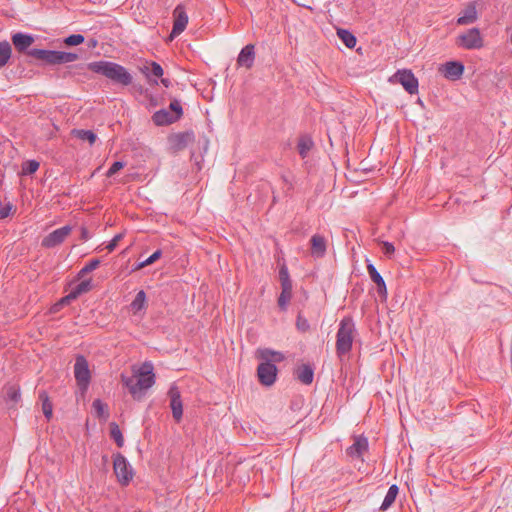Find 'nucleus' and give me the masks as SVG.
<instances>
[{"mask_svg": "<svg viewBox=\"0 0 512 512\" xmlns=\"http://www.w3.org/2000/svg\"><path fill=\"white\" fill-rule=\"evenodd\" d=\"M154 367L150 361L144 362L135 377L121 375V381L125 387L128 388L130 394L135 400H140L143 391L148 390L155 384Z\"/></svg>", "mask_w": 512, "mask_h": 512, "instance_id": "nucleus-1", "label": "nucleus"}, {"mask_svg": "<svg viewBox=\"0 0 512 512\" xmlns=\"http://www.w3.org/2000/svg\"><path fill=\"white\" fill-rule=\"evenodd\" d=\"M88 69L111 80L113 83L129 86L133 82L131 73L122 65L110 61H94L87 65Z\"/></svg>", "mask_w": 512, "mask_h": 512, "instance_id": "nucleus-2", "label": "nucleus"}, {"mask_svg": "<svg viewBox=\"0 0 512 512\" xmlns=\"http://www.w3.org/2000/svg\"><path fill=\"white\" fill-rule=\"evenodd\" d=\"M357 334L358 332L353 318L351 316H344L339 322L336 333L335 348L339 358L351 352Z\"/></svg>", "mask_w": 512, "mask_h": 512, "instance_id": "nucleus-3", "label": "nucleus"}, {"mask_svg": "<svg viewBox=\"0 0 512 512\" xmlns=\"http://www.w3.org/2000/svg\"><path fill=\"white\" fill-rule=\"evenodd\" d=\"M27 54L50 65L70 63L76 61L79 58L78 54L73 52L37 48L27 51Z\"/></svg>", "mask_w": 512, "mask_h": 512, "instance_id": "nucleus-4", "label": "nucleus"}, {"mask_svg": "<svg viewBox=\"0 0 512 512\" xmlns=\"http://www.w3.org/2000/svg\"><path fill=\"white\" fill-rule=\"evenodd\" d=\"M113 470L118 482L122 486H127L133 479V468L121 453H116L113 455Z\"/></svg>", "mask_w": 512, "mask_h": 512, "instance_id": "nucleus-5", "label": "nucleus"}, {"mask_svg": "<svg viewBox=\"0 0 512 512\" xmlns=\"http://www.w3.org/2000/svg\"><path fill=\"white\" fill-rule=\"evenodd\" d=\"M455 43L458 47L475 50L484 46V40L478 28H471L456 37Z\"/></svg>", "mask_w": 512, "mask_h": 512, "instance_id": "nucleus-6", "label": "nucleus"}, {"mask_svg": "<svg viewBox=\"0 0 512 512\" xmlns=\"http://www.w3.org/2000/svg\"><path fill=\"white\" fill-rule=\"evenodd\" d=\"M74 376L77 385L82 391H86L91 380L89 364L83 355H78L74 364Z\"/></svg>", "mask_w": 512, "mask_h": 512, "instance_id": "nucleus-7", "label": "nucleus"}, {"mask_svg": "<svg viewBox=\"0 0 512 512\" xmlns=\"http://www.w3.org/2000/svg\"><path fill=\"white\" fill-rule=\"evenodd\" d=\"M72 227L70 225H65L61 228H58L48 235H46L41 242L42 247L44 248H54L62 244L66 238L71 234Z\"/></svg>", "mask_w": 512, "mask_h": 512, "instance_id": "nucleus-8", "label": "nucleus"}, {"mask_svg": "<svg viewBox=\"0 0 512 512\" xmlns=\"http://www.w3.org/2000/svg\"><path fill=\"white\" fill-rule=\"evenodd\" d=\"M394 77L409 94L413 95L418 93L419 82L411 70H398Z\"/></svg>", "mask_w": 512, "mask_h": 512, "instance_id": "nucleus-9", "label": "nucleus"}, {"mask_svg": "<svg viewBox=\"0 0 512 512\" xmlns=\"http://www.w3.org/2000/svg\"><path fill=\"white\" fill-rule=\"evenodd\" d=\"M257 375L262 385L271 386L276 381L277 367L272 362L264 360L258 365Z\"/></svg>", "mask_w": 512, "mask_h": 512, "instance_id": "nucleus-10", "label": "nucleus"}, {"mask_svg": "<svg viewBox=\"0 0 512 512\" xmlns=\"http://www.w3.org/2000/svg\"><path fill=\"white\" fill-rule=\"evenodd\" d=\"M168 395L170 398V408L172 410L173 418L176 422H180L183 415V404L178 387L172 385L168 391Z\"/></svg>", "mask_w": 512, "mask_h": 512, "instance_id": "nucleus-11", "label": "nucleus"}, {"mask_svg": "<svg viewBox=\"0 0 512 512\" xmlns=\"http://www.w3.org/2000/svg\"><path fill=\"white\" fill-rule=\"evenodd\" d=\"M174 23L170 34L171 38L180 35L188 24V15L181 6H177L174 10Z\"/></svg>", "mask_w": 512, "mask_h": 512, "instance_id": "nucleus-12", "label": "nucleus"}, {"mask_svg": "<svg viewBox=\"0 0 512 512\" xmlns=\"http://www.w3.org/2000/svg\"><path fill=\"white\" fill-rule=\"evenodd\" d=\"M255 57V46L253 44H247L241 49L237 57V65L251 69L254 65Z\"/></svg>", "mask_w": 512, "mask_h": 512, "instance_id": "nucleus-13", "label": "nucleus"}, {"mask_svg": "<svg viewBox=\"0 0 512 512\" xmlns=\"http://www.w3.org/2000/svg\"><path fill=\"white\" fill-rule=\"evenodd\" d=\"M478 19L477 3L475 1L469 2L460 16L457 18L456 23L458 25H469L476 22Z\"/></svg>", "mask_w": 512, "mask_h": 512, "instance_id": "nucleus-14", "label": "nucleus"}, {"mask_svg": "<svg viewBox=\"0 0 512 512\" xmlns=\"http://www.w3.org/2000/svg\"><path fill=\"white\" fill-rule=\"evenodd\" d=\"M311 256L314 258H323L327 252V241L324 236L314 234L310 239Z\"/></svg>", "mask_w": 512, "mask_h": 512, "instance_id": "nucleus-15", "label": "nucleus"}, {"mask_svg": "<svg viewBox=\"0 0 512 512\" xmlns=\"http://www.w3.org/2000/svg\"><path fill=\"white\" fill-rule=\"evenodd\" d=\"M12 43L15 49L22 53L26 52L27 49L34 43L35 39L30 34H25L22 32H17L11 37Z\"/></svg>", "mask_w": 512, "mask_h": 512, "instance_id": "nucleus-16", "label": "nucleus"}, {"mask_svg": "<svg viewBox=\"0 0 512 512\" xmlns=\"http://www.w3.org/2000/svg\"><path fill=\"white\" fill-rule=\"evenodd\" d=\"M441 71L447 79L457 80L464 72V65L461 62L449 61L442 66Z\"/></svg>", "mask_w": 512, "mask_h": 512, "instance_id": "nucleus-17", "label": "nucleus"}, {"mask_svg": "<svg viewBox=\"0 0 512 512\" xmlns=\"http://www.w3.org/2000/svg\"><path fill=\"white\" fill-rule=\"evenodd\" d=\"M367 271L371 280L376 284L379 295L386 296L387 289L385 281L383 277L380 275V273L377 271L375 266L373 264H368Z\"/></svg>", "mask_w": 512, "mask_h": 512, "instance_id": "nucleus-18", "label": "nucleus"}, {"mask_svg": "<svg viewBox=\"0 0 512 512\" xmlns=\"http://www.w3.org/2000/svg\"><path fill=\"white\" fill-rule=\"evenodd\" d=\"M368 450V441L365 437H357L354 443L347 449V454L351 457L359 458Z\"/></svg>", "mask_w": 512, "mask_h": 512, "instance_id": "nucleus-19", "label": "nucleus"}, {"mask_svg": "<svg viewBox=\"0 0 512 512\" xmlns=\"http://www.w3.org/2000/svg\"><path fill=\"white\" fill-rule=\"evenodd\" d=\"M152 120L155 123V125L164 126L176 122L177 117H174V115L168 110L161 109L153 114Z\"/></svg>", "mask_w": 512, "mask_h": 512, "instance_id": "nucleus-20", "label": "nucleus"}, {"mask_svg": "<svg viewBox=\"0 0 512 512\" xmlns=\"http://www.w3.org/2000/svg\"><path fill=\"white\" fill-rule=\"evenodd\" d=\"M296 378L303 384L309 385L313 382L314 370L310 364H302L296 370Z\"/></svg>", "mask_w": 512, "mask_h": 512, "instance_id": "nucleus-21", "label": "nucleus"}, {"mask_svg": "<svg viewBox=\"0 0 512 512\" xmlns=\"http://www.w3.org/2000/svg\"><path fill=\"white\" fill-rule=\"evenodd\" d=\"M195 140V135L191 131L183 132L176 134L174 136V145L177 149H183L189 144L193 143Z\"/></svg>", "mask_w": 512, "mask_h": 512, "instance_id": "nucleus-22", "label": "nucleus"}, {"mask_svg": "<svg viewBox=\"0 0 512 512\" xmlns=\"http://www.w3.org/2000/svg\"><path fill=\"white\" fill-rule=\"evenodd\" d=\"M314 142L308 135H303L299 138L297 149L299 155L304 159L307 157L309 151L313 148Z\"/></svg>", "mask_w": 512, "mask_h": 512, "instance_id": "nucleus-23", "label": "nucleus"}, {"mask_svg": "<svg viewBox=\"0 0 512 512\" xmlns=\"http://www.w3.org/2000/svg\"><path fill=\"white\" fill-rule=\"evenodd\" d=\"M399 492V488L396 484H393L389 487L386 496L380 506V510L385 511L387 510L395 501L397 495Z\"/></svg>", "mask_w": 512, "mask_h": 512, "instance_id": "nucleus-24", "label": "nucleus"}, {"mask_svg": "<svg viewBox=\"0 0 512 512\" xmlns=\"http://www.w3.org/2000/svg\"><path fill=\"white\" fill-rule=\"evenodd\" d=\"M39 400L42 403V411L44 416L49 420L53 414V406L48 396V393L45 390L39 392Z\"/></svg>", "mask_w": 512, "mask_h": 512, "instance_id": "nucleus-25", "label": "nucleus"}, {"mask_svg": "<svg viewBox=\"0 0 512 512\" xmlns=\"http://www.w3.org/2000/svg\"><path fill=\"white\" fill-rule=\"evenodd\" d=\"M142 73L146 75V77L150 80V75L155 77H162L164 74L163 68L157 62H151L148 65L144 66L141 69Z\"/></svg>", "mask_w": 512, "mask_h": 512, "instance_id": "nucleus-26", "label": "nucleus"}, {"mask_svg": "<svg viewBox=\"0 0 512 512\" xmlns=\"http://www.w3.org/2000/svg\"><path fill=\"white\" fill-rule=\"evenodd\" d=\"M281 288L282 291L278 297V306L282 311H286L288 303L292 298V286H285Z\"/></svg>", "mask_w": 512, "mask_h": 512, "instance_id": "nucleus-27", "label": "nucleus"}, {"mask_svg": "<svg viewBox=\"0 0 512 512\" xmlns=\"http://www.w3.org/2000/svg\"><path fill=\"white\" fill-rule=\"evenodd\" d=\"M337 35L341 39V41L345 44L348 48H353L356 45V37L348 30L346 29H338Z\"/></svg>", "mask_w": 512, "mask_h": 512, "instance_id": "nucleus-28", "label": "nucleus"}, {"mask_svg": "<svg viewBox=\"0 0 512 512\" xmlns=\"http://www.w3.org/2000/svg\"><path fill=\"white\" fill-rule=\"evenodd\" d=\"M12 49L7 41L0 42V68L4 67L11 58Z\"/></svg>", "mask_w": 512, "mask_h": 512, "instance_id": "nucleus-29", "label": "nucleus"}, {"mask_svg": "<svg viewBox=\"0 0 512 512\" xmlns=\"http://www.w3.org/2000/svg\"><path fill=\"white\" fill-rule=\"evenodd\" d=\"M110 427V437L115 441L116 445L121 448L124 445V438L122 432L116 422H111L109 424Z\"/></svg>", "mask_w": 512, "mask_h": 512, "instance_id": "nucleus-30", "label": "nucleus"}, {"mask_svg": "<svg viewBox=\"0 0 512 512\" xmlns=\"http://www.w3.org/2000/svg\"><path fill=\"white\" fill-rule=\"evenodd\" d=\"M259 357L265 361H277L280 362L284 359V356L280 352L273 351L271 349H263L259 351Z\"/></svg>", "mask_w": 512, "mask_h": 512, "instance_id": "nucleus-31", "label": "nucleus"}, {"mask_svg": "<svg viewBox=\"0 0 512 512\" xmlns=\"http://www.w3.org/2000/svg\"><path fill=\"white\" fill-rule=\"evenodd\" d=\"M73 134L80 140L88 141L90 145H93L96 141V134L91 130L76 129L73 130Z\"/></svg>", "mask_w": 512, "mask_h": 512, "instance_id": "nucleus-32", "label": "nucleus"}, {"mask_svg": "<svg viewBox=\"0 0 512 512\" xmlns=\"http://www.w3.org/2000/svg\"><path fill=\"white\" fill-rule=\"evenodd\" d=\"M146 302V294L143 290H140L134 300L131 303V307L135 311H139L144 307V304Z\"/></svg>", "mask_w": 512, "mask_h": 512, "instance_id": "nucleus-33", "label": "nucleus"}, {"mask_svg": "<svg viewBox=\"0 0 512 512\" xmlns=\"http://www.w3.org/2000/svg\"><path fill=\"white\" fill-rule=\"evenodd\" d=\"M92 407H93L97 417H99V418H107L108 417V413L106 412L107 406L100 399H95L92 403Z\"/></svg>", "mask_w": 512, "mask_h": 512, "instance_id": "nucleus-34", "label": "nucleus"}, {"mask_svg": "<svg viewBox=\"0 0 512 512\" xmlns=\"http://www.w3.org/2000/svg\"><path fill=\"white\" fill-rule=\"evenodd\" d=\"M39 162L36 160H28L22 164V174L30 175L35 173L39 168Z\"/></svg>", "mask_w": 512, "mask_h": 512, "instance_id": "nucleus-35", "label": "nucleus"}, {"mask_svg": "<svg viewBox=\"0 0 512 512\" xmlns=\"http://www.w3.org/2000/svg\"><path fill=\"white\" fill-rule=\"evenodd\" d=\"M162 255V251L160 249L156 250L152 255H150L146 260L138 263L135 267V270L142 269L148 265L153 264L155 261H157Z\"/></svg>", "mask_w": 512, "mask_h": 512, "instance_id": "nucleus-36", "label": "nucleus"}, {"mask_svg": "<svg viewBox=\"0 0 512 512\" xmlns=\"http://www.w3.org/2000/svg\"><path fill=\"white\" fill-rule=\"evenodd\" d=\"M279 279L281 282V287L292 286V281L289 276L288 268L286 265H282L279 269Z\"/></svg>", "mask_w": 512, "mask_h": 512, "instance_id": "nucleus-37", "label": "nucleus"}, {"mask_svg": "<svg viewBox=\"0 0 512 512\" xmlns=\"http://www.w3.org/2000/svg\"><path fill=\"white\" fill-rule=\"evenodd\" d=\"M91 289V280H83L78 283L72 291L76 294V296H80L83 293L88 292Z\"/></svg>", "mask_w": 512, "mask_h": 512, "instance_id": "nucleus-38", "label": "nucleus"}, {"mask_svg": "<svg viewBox=\"0 0 512 512\" xmlns=\"http://www.w3.org/2000/svg\"><path fill=\"white\" fill-rule=\"evenodd\" d=\"M85 38L81 34H72L66 37L63 42L67 46H77L84 42Z\"/></svg>", "mask_w": 512, "mask_h": 512, "instance_id": "nucleus-39", "label": "nucleus"}, {"mask_svg": "<svg viewBox=\"0 0 512 512\" xmlns=\"http://www.w3.org/2000/svg\"><path fill=\"white\" fill-rule=\"evenodd\" d=\"M100 264V261L98 259H92L89 261L79 272V276H84L87 273L92 272L95 270Z\"/></svg>", "mask_w": 512, "mask_h": 512, "instance_id": "nucleus-40", "label": "nucleus"}, {"mask_svg": "<svg viewBox=\"0 0 512 512\" xmlns=\"http://www.w3.org/2000/svg\"><path fill=\"white\" fill-rule=\"evenodd\" d=\"M296 327L301 332H306L310 329L308 320L305 317H303L300 313L298 314L296 319Z\"/></svg>", "mask_w": 512, "mask_h": 512, "instance_id": "nucleus-41", "label": "nucleus"}, {"mask_svg": "<svg viewBox=\"0 0 512 512\" xmlns=\"http://www.w3.org/2000/svg\"><path fill=\"white\" fill-rule=\"evenodd\" d=\"M170 110L173 112L174 117H177L179 120L183 114L181 103L178 100L171 101L169 105Z\"/></svg>", "mask_w": 512, "mask_h": 512, "instance_id": "nucleus-42", "label": "nucleus"}, {"mask_svg": "<svg viewBox=\"0 0 512 512\" xmlns=\"http://www.w3.org/2000/svg\"><path fill=\"white\" fill-rule=\"evenodd\" d=\"M124 162L122 161H115L111 167L108 169L106 176L111 177L114 174H116L119 170H121L124 167Z\"/></svg>", "mask_w": 512, "mask_h": 512, "instance_id": "nucleus-43", "label": "nucleus"}, {"mask_svg": "<svg viewBox=\"0 0 512 512\" xmlns=\"http://www.w3.org/2000/svg\"><path fill=\"white\" fill-rule=\"evenodd\" d=\"M123 238V234L122 233H119V234H116L112 240L107 244L106 246V249L109 251V252H112L116 246L118 245L119 241Z\"/></svg>", "mask_w": 512, "mask_h": 512, "instance_id": "nucleus-44", "label": "nucleus"}, {"mask_svg": "<svg viewBox=\"0 0 512 512\" xmlns=\"http://www.w3.org/2000/svg\"><path fill=\"white\" fill-rule=\"evenodd\" d=\"M382 251L386 256L391 257L395 252V247L392 243L384 241L382 242Z\"/></svg>", "mask_w": 512, "mask_h": 512, "instance_id": "nucleus-45", "label": "nucleus"}, {"mask_svg": "<svg viewBox=\"0 0 512 512\" xmlns=\"http://www.w3.org/2000/svg\"><path fill=\"white\" fill-rule=\"evenodd\" d=\"M8 398L11 401L17 402L20 399V392L17 389L10 388L7 392Z\"/></svg>", "mask_w": 512, "mask_h": 512, "instance_id": "nucleus-46", "label": "nucleus"}, {"mask_svg": "<svg viewBox=\"0 0 512 512\" xmlns=\"http://www.w3.org/2000/svg\"><path fill=\"white\" fill-rule=\"evenodd\" d=\"M90 238L89 232L86 227H81V240L87 241Z\"/></svg>", "mask_w": 512, "mask_h": 512, "instance_id": "nucleus-47", "label": "nucleus"}, {"mask_svg": "<svg viewBox=\"0 0 512 512\" xmlns=\"http://www.w3.org/2000/svg\"><path fill=\"white\" fill-rule=\"evenodd\" d=\"M64 298V301H66V304L68 305L72 300H75L77 298L76 294L71 290L68 295H66Z\"/></svg>", "mask_w": 512, "mask_h": 512, "instance_id": "nucleus-48", "label": "nucleus"}, {"mask_svg": "<svg viewBox=\"0 0 512 512\" xmlns=\"http://www.w3.org/2000/svg\"><path fill=\"white\" fill-rule=\"evenodd\" d=\"M63 307L62 304H60V302L58 301L57 303H55L52 308H51V312L53 313H56L58 311H60V309Z\"/></svg>", "mask_w": 512, "mask_h": 512, "instance_id": "nucleus-49", "label": "nucleus"}, {"mask_svg": "<svg viewBox=\"0 0 512 512\" xmlns=\"http://www.w3.org/2000/svg\"><path fill=\"white\" fill-rule=\"evenodd\" d=\"M63 307L62 304H60V302L58 301L57 303H55L52 308H51V312L53 313H56L58 311H60V309Z\"/></svg>", "mask_w": 512, "mask_h": 512, "instance_id": "nucleus-50", "label": "nucleus"}, {"mask_svg": "<svg viewBox=\"0 0 512 512\" xmlns=\"http://www.w3.org/2000/svg\"><path fill=\"white\" fill-rule=\"evenodd\" d=\"M161 83L165 86V87H169L171 82L169 79L167 78H161Z\"/></svg>", "mask_w": 512, "mask_h": 512, "instance_id": "nucleus-51", "label": "nucleus"}, {"mask_svg": "<svg viewBox=\"0 0 512 512\" xmlns=\"http://www.w3.org/2000/svg\"><path fill=\"white\" fill-rule=\"evenodd\" d=\"M59 302H60V304H62L63 306H64V305H67V304H66V301H64V298H61V299L59 300Z\"/></svg>", "mask_w": 512, "mask_h": 512, "instance_id": "nucleus-52", "label": "nucleus"}]
</instances>
